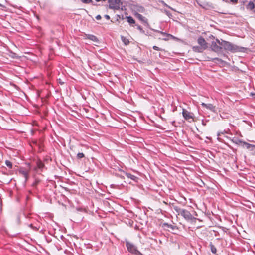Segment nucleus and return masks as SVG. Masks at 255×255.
<instances>
[{
  "mask_svg": "<svg viewBox=\"0 0 255 255\" xmlns=\"http://www.w3.org/2000/svg\"><path fill=\"white\" fill-rule=\"evenodd\" d=\"M50 251L51 254L50 255H58L60 251L55 245L52 244L50 245Z\"/></svg>",
  "mask_w": 255,
  "mask_h": 255,
  "instance_id": "nucleus-8",
  "label": "nucleus"
},
{
  "mask_svg": "<svg viewBox=\"0 0 255 255\" xmlns=\"http://www.w3.org/2000/svg\"><path fill=\"white\" fill-rule=\"evenodd\" d=\"M231 140L233 143H234L236 144H239L240 143L243 144V142H244L237 138H233Z\"/></svg>",
  "mask_w": 255,
  "mask_h": 255,
  "instance_id": "nucleus-18",
  "label": "nucleus"
},
{
  "mask_svg": "<svg viewBox=\"0 0 255 255\" xmlns=\"http://www.w3.org/2000/svg\"><path fill=\"white\" fill-rule=\"evenodd\" d=\"M231 3L233 4H236L238 3V0H229ZM223 1L226 3H228V0H223Z\"/></svg>",
  "mask_w": 255,
  "mask_h": 255,
  "instance_id": "nucleus-22",
  "label": "nucleus"
},
{
  "mask_svg": "<svg viewBox=\"0 0 255 255\" xmlns=\"http://www.w3.org/2000/svg\"><path fill=\"white\" fill-rule=\"evenodd\" d=\"M216 41L218 44L220 45V46L221 47V52L223 49L225 50L229 51L233 53L241 51V47L228 41H226L222 39L219 40L218 39H216Z\"/></svg>",
  "mask_w": 255,
  "mask_h": 255,
  "instance_id": "nucleus-1",
  "label": "nucleus"
},
{
  "mask_svg": "<svg viewBox=\"0 0 255 255\" xmlns=\"http://www.w3.org/2000/svg\"><path fill=\"white\" fill-rule=\"evenodd\" d=\"M87 38L94 42H98V39L96 36L93 35L89 34L87 35Z\"/></svg>",
  "mask_w": 255,
  "mask_h": 255,
  "instance_id": "nucleus-13",
  "label": "nucleus"
},
{
  "mask_svg": "<svg viewBox=\"0 0 255 255\" xmlns=\"http://www.w3.org/2000/svg\"><path fill=\"white\" fill-rule=\"evenodd\" d=\"M109 8L111 9L118 10L120 8V0H108Z\"/></svg>",
  "mask_w": 255,
  "mask_h": 255,
  "instance_id": "nucleus-4",
  "label": "nucleus"
},
{
  "mask_svg": "<svg viewBox=\"0 0 255 255\" xmlns=\"http://www.w3.org/2000/svg\"><path fill=\"white\" fill-rule=\"evenodd\" d=\"M243 145H245L247 149L255 151V145L249 144L246 142H243Z\"/></svg>",
  "mask_w": 255,
  "mask_h": 255,
  "instance_id": "nucleus-11",
  "label": "nucleus"
},
{
  "mask_svg": "<svg viewBox=\"0 0 255 255\" xmlns=\"http://www.w3.org/2000/svg\"><path fill=\"white\" fill-rule=\"evenodd\" d=\"M182 115L186 120L189 121L193 119V114L184 109L182 110Z\"/></svg>",
  "mask_w": 255,
  "mask_h": 255,
  "instance_id": "nucleus-5",
  "label": "nucleus"
},
{
  "mask_svg": "<svg viewBox=\"0 0 255 255\" xmlns=\"http://www.w3.org/2000/svg\"><path fill=\"white\" fill-rule=\"evenodd\" d=\"M97 2L100 1L101 0H95Z\"/></svg>",
  "mask_w": 255,
  "mask_h": 255,
  "instance_id": "nucleus-38",
  "label": "nucleus"
},
{
  "mask_svg": "<svg viewBox=\"0 0 255 255\" xmlns=\"http://www.w3.org/2000/svg\"><path fill=\"white\" fill-rule=\"evenodd\" d=\"M48 216H49V218L51 217V214L49 213Z\"/></svg>",
  "mask_w": 255,
  "mask_h": 255,
  "instance_id": "nucleus-37",
  "label": "nucleus"
},
{
  "mask_svg": "<svg viewBox=\"0 0 255 255\" xmlns=\"http://www.w3.org/2000/svg\"><path fill=\"white\" fill-rule=\"evenodd\" d=\"M136 25L137 26V29L139 30L141 34L147 35L145 33V31L143 29V28H142V27L141 26L138 25Z\"/></svg>",
  "mask_w": 255,
  "mask_h": 255,
  "instance_id": "nucleus-21",
  "label": "nucleus"
},
{
  "mask_svg": "<svg viewBox=\"0 0 255 255\" xmlns=\"http://www.w3.org/2000/svg\"><path fill=\"white\" fill-rule=\"evenodd\" d=\"M50 183H51V184H53V181H51V182H50Z\"/></svg>",
  "mask_w": 255,
  "mask_h": 255,
  "instance_id": "nucleus-40",
  "label": "nucleus"
},
{
  "mask_svg": "<svg viewBox=\"0 0 255 255\" xmlns=\"http://www.w3.org/2000/svg\"><path fill=\"white\" fill-rule=\"evenodd\" d=\"M20 172L23 175V176L25 177V179L27 180L28 178V173L26 170H20Z\"/></svg>",
  "mask_w": 255,
  "mask_h": 255,
  "instance_id": "nucleus-20",
  "label": "nucleus"
},
{
  "mask_svg": "<svg viewBox=\"0 0 255 255\" xmlns=\"http://www.w3.org/2000/svg\"><path fill=\"white\" fill-rule=\"evenodd\" d=\"M29 227H30L31 228H34V227L33 226V225L32 224L29 225Z\"/></svg>",
  "mask_w": 255,
  "mask_h": 255,
  "instance_id": "nucleus-34",
  "label": "nucleus"
},
{
  "mask_svg": "<svg viewBox=\"0 0 255 255\" xmlns=\"http://www.w3.org/2000/svg\"><path fill=\"white\" fill-rule=\"evenodd\" d=\"M77 157L78 159H81L84 157V154L83 153H78Z\"/></svg>",
  "mask_w": 255,
  "mask_h": 255,
  "instance_id": "nucleus-27",
  "label": "nucleus"
},
{
  "mask_svg": "<svg viewBox=\"0 0 255 255\" xmlns=\"http://www.w3.org/2000/svg\"><path fill=\"white\" fill-rule=\"evenodd\" d=\"M104 17H105L106 19H107V20H109V19H110V17L109 15H107V14H106V15H104Z\"/></svg>",
  "mask_w": 255,
  "mask_h": 255,
  "instance_id": "nucleus-33",
  "label": "nucleus"
},
{
  "mask_svg": "<svg viewBox=\"0 0 255 255\" xmlns=\"http://www.w3.org/2000/svg\"><path fill=\"white\" fill-rule=\"evenodd\" d=\"M52 222L54 224L55 226H57L56 223L54 222V221H52Z\"/></svg>",
  "mask_w": 255,
  "mask_h": 255,
  "instance_id": "nucleus-36",
  "label": "nucleus"
},
{
  "mask_svg": "<svg viewBox=\"0 0 255 255\" xmlns=\"http://www.w3.org/2000/svg\"><path fill=\"white\" fill-rule=\"evenodd\" d=\"M122 41L124 43L125 45H128L129 43V41L128 39L124 37V36H122L121 37Z\"/></svg>",
  "mask_w": 255,
  "mask_h": 255,
  "instance_id": "nucleus-24",
  "label": "nucleus"
},
{
  "mask_svg": "<svg viewBox=\"0 0 255 255\" xmlns=\"http://www.w3.org/2000/svg\"><path fill=\"white\" fill-rule=\"evenodd\" d=\"M138 10L140 12H143L144 10V8L142 6H139V8L138 9Z\"/></svg>",
  "mask_w": 255,
  "mask_h": 255,
  "instance_id": "nucleus-29",
  "label": "nucleus"
},
{
  "mask_svg": "<svg viewBox=\"0 0 255 255\" xmlns=\"http://www.w3.org/2000/svg\"><path fill=\"white\" fill-rule=\"evenodd\" d=\"M37 164L39 169L42 170V169L44 168V165L41 161H39L37 162Z\"/></svg>",
  "mask_w": 255,
  "mask_h": 255,
  "instance_id": "nucleus-19",
  "label": "nucleus"
},
{
  "mask_svg": "<svg viewBox=\"0 0 255 255\" xmlns=\"http://www.w3.org/2000/svg\"><path fill=\"white\" fill-rule=\"evenodd\" d=\"M95 18L97 20H100L101 19V16L100 15H98L96 16Z\"/></svg>",
  "mask_w": 255,
  "mask_h": 255,
  "instance_id": "nucleus-32",
  "label": "nucleus"
},
{
  "mask_svg": "<svg viewBox=\"0 0 255 255\" xmlns=\"http://www.w3.org/2000/svg\"><path fill=\"white\" fill-rule=\"evenodd\" d=\"M209 246L210 247V249H211V251L212 253L213 254H216V252H217V250H216V247L213 245V244L210 242V244H209Z\"/></svg>",
  "mask_w": 255,
  "mask_h": 255,
  "instance_id": "nucleus-17",
  "label": "nucleus"
},
{
  "mask_svg": "<svg viewBox=\"0 0 255 255\" xmlns=\"http://www.w3.org/2000/svg\"><path fill=\"white\" fill-rule=\"evenodd\" d=\"M5 164H6V166L8 167H9V168H12V163L10 161H9L8 160H6L5 161Z\"/></svg>",
  "mask_w": 255,
  "mask_h": 255,
  "instance_id": "nucleus-25",
  "label": "nucleus"
},
{
  "mask_svg": "<svg viewBox=\"0 0 255 255\" xmlns=\"http://www.w3.org/2000/svg\"><path fill=\"white\" fill-rule=\"evenodd\" d=\"M156 31L157 32H158L160 34H161L162 35H163V36H170V34H167L164 32H162V31H158V30H156Z\"/></svg>",
  "mask_w": 255,
  "mask_h": 255,
  "instance_id": "nucleus-28",
  "label": "nucleus"
},
{
  "mask_svg": "<svg viewBox=\"0 0 255 255\" xmlns=\"http://www.w3.org/2000/svg\"><path fill=\"white\" fill-rule=\"evenodd\" d=\"M137 17L139 20H140L141 21H142L144 23V24L146 26H147V27H148L149 26V24L148 22V20L147 18H146L145 17H144L143 16H142V15H141L140 14H138L137 15Z\"/></svg>",
  "mask_w": 255,
  "mask_h": 255,
  "instance_id": "nucleus-10",
  "label": "nucleus"
},
{
  "mask_svg": "<svg viewBox=\"0 0 255 255\" xmlns=\"http://www.w3.org/2000/svg\"><path fill=\"white\" fill-rule=\"evenodd\" d=\"M222 132H223V134L227 133V132L225 130H224L223 131H222Z\"/></svg>",
  "mask_w": 255,
  "mask_h": 255,
  "instance_id": "nucleus-35",
  "label": "nucleus"
},
{
  "mask_svg": "<svg viewBox=\"0 0 255 255\" xmlns=\"http://www.w3.org/2000/svg\"><path fill=\"white\" fill-rule=\"evenodd\" d=\"M222 134H223V132H222V131L219 132L217 133L218 139L219 140V136H221Z\"/></svg>",
  "mask_w": 255,
  "mask_h": 255,
  "instance_id": "nucleus-31",
  "label": "nucleus"
},
{
  "mask_svg": "<svg viewBox=\"0 0 255 255\" xmlns=\"http://www.w3.org/2000/svg\"><path fill=\"white\" fill-rule=\"evenodd\" d=\"M153 49L155 50H160L161 49L160 48H159L158 47L156 46H154L153 47Z\"/></svg>",
  "mask_w": 255,
  "mask_h": 255,
  "instance_id": "nucleus-30",
  "label": "nucleus"
},
{
  "mask_svg": "<svg viewBox=\"0 0 255 255\" xmlns=\"http://www.w3.org/2000/svg\"><path fill=\"white\" fill-rule=\"evenodd\" d=\"M81 1L85 4H89L92 2V0H81Z\"/></svg>",
  "mask_w": 255,
  "mask_h": 255,
  "instance_id": "nucleus-26",
  "label": "nucleus"
},
{
  "mask_svg": "<svg viewBox=\"0 0 255 255\" xmlns=\"http://www.w3.org/2000/svg\"><path fill=\"white\" fill-rule=\"evenodd\" d=\"M197 42L200 46L203 47L204 49H207L208 47L207 43L206 42L205 39L203 37H199L197 40Z\"/></svg>",
  "mask_w": 255,
  "mask_h": 255,
  "instance_id": "nucleus-7",
  "label": "nucleus"
},
{
  "mask_svg": "<svg viewBox=\"0 0 255 255\" xmlns=\"http://www.w3.org/2000/svg\"><path fill=\"white\" fill-rule=\"evenodd\" d=\"M126 246L128 251L129 253L135 255H142V254L137 250V247L128 241H126Z\"/></svg>",
  "mask_w": 255,
  "mask_h": 255,
  "instance_id": "nucleus-3",
  "label": "nucleus"
},
{
  "mask_svg": "<svg viewBox=\"0 0 255 255\" xmlns=\"http://www.w3.org/2000/svg\"><path fill=\"white\" fill-rule=\"evenodd\" d=\"M255 8V4L254 3L250 1L248 3V5H247V8L249 10H253Z\"/></svg>",
  "mask_w": 255,
  "mask_h": 255,
  "instance_id": "nucleus-16",
  "label": "nucleus"
},
{
  "mask_svg": "<svg viewBox=\"0 0 255 255\" xmlns=\"http://www.w3.org/2000/svg\"><path fill=\"white\" fill-rule=\"evenodd\" d=\"M126 176L128 178H129L133 181H136L137 179V177L129 173H125Z\"/></svg>",
  "mask_w": 255,
  "mask_h": 255,
  "instance_id": "nucleus-14",
  "label": "nucleus"
},
{
  "mask_svg": "<svg viewBox=\"0 0 255 255\" xmlns=\"http://www.w3.org/2000/svg\"><path fill=\"white\" fill-rule=\"evenodd\" d=\"M52 227H53L54 229H55V227H54L53 225H52Z\"/></svg>",
  "mask_w": 255,
  "mask_h": 255,
  "instance_id": "nucleus-39",
  "label": "nucleus"
},
{
  "mask_svg": "<svg viewBox=\"0 0 255 255\" xmlns=\"http://www.w3.org/2000/svg\"><path fill=\"white\" fill-rule=\"evenodd\" d=\"M163 227L173 229V227L172 225L169 224L167 223H164L162 225Z\"/></svg>",
  "mask_w": 255,
  "mask_h": 255,
  "instance_id": "nucleus-23",
  "label": "nucleus"
},
{
  "mask_svg": "<svg viewBox=\"0 0 255 255\" xmlns=\"http://www.w3.org/2000/svg\"><path fill=\"white\" fill-rule=\"evenodd\" d=\"M102 0L105 1H106V0Z\"/></svg>",
  "mask_w": 255,
  "mask_h": 255,
  "instance_id": "nucleus-41",
  "label": "nucleus"
},
{
  "mask_svg": "<svg viewBox=\"0 0 255 255\" xmlns=\"http://www.w3.org/2000/svg\"><path fill=\"white\" fill-rule=\"evenodd\" d=\"M173 209L178 215H181L187 221H192L196 219V218L192 215L189 211L185 209L181 208L176 205H173Z\"/></svg>",
  "mask_w": 255,
  "mask_h": 255,
  "instance_id": "nucleus-2",
  "label": "nucleus"
},
{
  "mask_svg": "<svg viewBox=\"0 0 255 255\" xmlns=\"http://www.w3.org/2000/svg\"><path fill=\"white\" fill-rule=\"evenodd\" d=\"M126 18L127 19V21L130 24H135V20L130 16H127Z\"/></svg>",
  "mask_w": 255,
  "mask_h": 255,
  "instance_id": "nucleus-15",
  "label": "nucleus"
},
{
  "mask_svg": "<svg viewBox=\"0 0 255 255\" xmlns=\"http://www.w3.org/2000/svg\"><path fill=\"white\" fill-rule=\"evenodd\" d=\"M202 107L206 108L207 109L211 110V111L215 112V107L212 104H206L205 103H202L201 104Z\"/></svg>",
  "mask_w": 255,
  "mask_h": 255,
  "instance_id": "nucleus-9",
  "label": "nucleus"
},
{
  "mask_svg": "<svg viewBox=\"0 0 255 255\" xmlns=\"http://www.w3.org/2000/svg\"><path fill=\"white\" fill-rule=\"evenodd\" d=\"M221 47L220 46V45L218 44L216 40L212 42L211 48L213 51L218 53L221 52Z\"/></svg>",
  "mask_w": 255,
  "mask_h": 255,
  "instance_id": "nucleus-6",
  "label": "nucleus"
},
{
  "mask_svg": "<svg viewBox=\"0 0 255 255\" xmlns=\"http://www.w3.org/2000/svg\"><path fill=\"white\" fill-rule=\"evenodd\" d=\"M193 50L196 52H202L205 49L200 46H195L192 48Z\"/></svg>",
  "mask_w": 255,
  "mask_h": 255,
  "instance_id": "nucleus-12",
  "label": "nucleus"
}]
</instances>
